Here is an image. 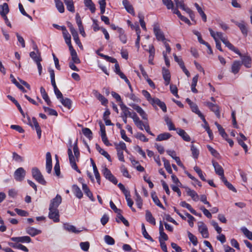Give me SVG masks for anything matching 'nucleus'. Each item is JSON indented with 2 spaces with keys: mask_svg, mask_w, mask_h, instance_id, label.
Returning <instances> with one entry per match:
<instances>
[{
  "mask_svg": "<svg viewBox=\"0 0 252 252\" xmlns=\"http://www.w3.org/2000/svg\"><path fill=\"white\" fill-rule=\"evenodd\" d=\"M73 150L74 155L72 154L71 148H69L67 150L69 162L72 168L77 172L80 173V171L78 168L76 164V162L78 161L80 156V153L76 143H74Z\"/></svg>",
  "mask_w": 252,
  "mask_h": 252,
  "instance_id": "obj_1",
  "label": "nucleus"
},
{
  "mask_svg": "<svg viewBox=\"0 0 252 252\" xmlns=\"http://www.w3.org/2000/svg\"><path fill=\"white\" fill-rule=\"evenodd\" d=\"M58 206H50L49 208L48 218L52 220L54 222L57 223L60 221V213L57 208Z\"/></svg>",
  "mask_w": 252,
  "mask_h": 252,
  "instance_id": "obj_2",
  "label": "nucleus"
},
{
  "mask_svg": "<svg viewBox=\"0 0 252 252\" xmlns=\"http://www.w3.org/2000/svg\"><path fill=\"white\" fill-rule=\"evenodd\" d=\"M31 172L32 178L36 182L42 185H45L46 184V182L43 176L37 167H34L32 168Z\"/></svg>",
  "mask_w": 252,
  "mask_h": 252,
  "instance_id": "obj_3",
  "label": "nucleus"
},
{
  "mask_svg": "<svg viewBox=\"0 0 252 252\" xmlns=\"http://www.w3.org/2000/svg\"><path fill=\"white\" fill-rule=\"evenodd\" d=\"M99 124L100 126V134L102 142L107 146L111 145V143H110L109 142L106 136L105 126L102 124L101 122H99Z\"/></svg>",
  "mask_w": 252,
  "mask_h": 252,
  "instance_id": "obj_4",
  "label": "nucleus"
},
{
  "mask_svg": "<svg viewBox=\"0 0 252 252\" xmlns=\"http://www.w3.org/2000/svg\"><path fill=\"white\" fill-rule=\"evenodd\" d=\"M26 173V171L23 167H19L14 172V179L17 181L21 182L24 179Z\"/></svg>",
  "mask_w": 252,
  "mask_h": 252,
  "instance_id": "obj_5",
  "label": "nucleus"
},
{
  "mask_svg": "<svg viewBox=\"0 0 252 252\" xmlns=\"http://www.w3.org/2000/svg\"><path fill=\"white\" fill-rule=\"evenodd\" d=\"M241 58L242 64H243L246 68H251L252 66V58L250 56L243 55L239 51L237 53Z\"/></svg>",
  "mask_w": 252,
  "mask_h": 252,
  "instance_id": "obj_6",
  "label": "nucleus"
},
{
  "mask_svg": "<svg viewBox=\"0 0 252 252\" xmlns=\"http://www.w3.org/2000/svg\"><path fill=\"white\" fill-rule=\"evenodd\" d=\"M154 32L158 40H161L164 41L165 40L164 35L163 32L160 30L158 24H155L154 25Z\"/></svg>",
  "mask_w": 252,
  "mask_h": 252,
  "instance_id": "obj_7",
  "label": "nucleus"
},
{
  "mask_svg": "<svg viewBox=\"0 0 252 252\" xmlns=\"http://www.w3.org/2000/svg\"><path fill=\"white\" fill-rule=\"evenodd\" d=\"M231 21L239 28L242 33L245 36L247 35L248 28L247 27L246 24L245 23L244 21H241L240 22H238V21H235L234 20H231Z\"/></svg>",
  "mask_w": 252,
  "mask_h": 252,
  "instance_id": "obj_8",
  "label": "nucleus"
},
{
  "mask_svg": "<svg viewBox=\"0 0 252 252\" xmlns=\"http://www.w3.org/2000/svg\"><path fill=\"white\" fill-rule=\"evenodd\" d=\"M204 104L208 106L212 111L214 112L218 118H220V108L218 105L210 102H205Z\"/></svg>",
  "mask_w": 252,
  "mask_h": 252,
  "instance_id": "obj_9",
  "label": "nucleus"
},
{
  "mask_svg": "<svg viewBox=\"0 0 252 252\" xmlns=\"http://www.w3.org/2000/svg\"><path fill=\"white\" fill-rule=\"evenodd\" d=\"M75 20L76 24L78 27V29L80 33L83 36V37L86 36V33L84 29V27L82 24V20L81 19V17L78 13H77L76 14L75 16Z\"/></svg>",
  "mask_w": 252,
  "mask_h": 252,
  "instance_id": "obj_10",
  "label": "nucleus"
},
{
  "mask_svg": "<svg viewBox=\"0 0 252 252\" xmlns=\"http://www.w3.org/2000/svg\"><path fill=\"white\" fill-rule=\"evenodd\" d=\"M103 173L105 178L109 180L110 182L115 185L117 184L118 181L117 179L112 174L111 171L108 169L105 168L103 170Z\"/></svg>",
  "mask_w": 252,
  "mask_h": 252,
  "instance_id": "obj_11",
  "label": "nucleus"
},
{
  "mask_svg": "<svg viewBox=\"0 0 252 252\" xmlns=\"http://www.w3.org/2000/svg\"><path fill=\"white\" fill-rule=\"evenodd\" d=\"M212 164L215 169L216 173L220 176L221 179L222 177H224V170L222 167L219 164L218 162L215 160H212Z\"/></svg>",
  "mask_w": 252,
  "mask_h": 252,
  "instance_id": "obj_12",
  "label": "nucleus"
},
{
  "mask_svg": "<svg viewBox=\"0 0 252 252\" xmlns=\"http://www.w3.org/2000/svg\"><path fill=\"white\" fill-rule=\"evenodd\" d=\"M11 241L17 243H29L31 242V238L28 236L21 237H13L10 238Z\"/></svg>",
  "mask_w": 252,
  "mask_h": 252,
  "instance_id": "obj_13",
  "label": "nucleus"
},
{
  "mask_svg": "<svg viewBox=\"0 0 252 252\" xmlns=\"http://www.w3.org/2000/svg\"><path fill=\"white\" fill-rule=\"evenodd\" d=\"M31 126L32 127H34L36 130L38 138L40 139L41 136V129L36 119L35 118H32V120L31 122Z\"/></svg>",
  "mask_w": 252,
  "mask_h": 252,
  "instance_id": "obj_14",
  "label": "nucleus"
},
{
  "mask_svg": "<svg viewBox=\"0 0 252 252\" xmlns=\"http://www.w3.org/2000/svg\"><path fill=\"white\" fill-rule=\"evenodd\" d=\"M52 169V157L50 152L46 155V169L48 173H50Z\"/></svg>",
  "mask_w": 252,
  "mask_h": 252,
  "instance_id": "obj_15",
  "label": "nucleus"
},
{
  "mask_svg": "<svg viewBox=\"0 0 252 252\" xmlns=\"http://www.w3.org/2000/svg\"><path fill=\"white\" fill-rule=\"evenodd\" d=\"M151 104L154 107H156V105L158 106L164 112H166L167 111L166 106L165 103L161 101L158 98H154Z\"/></svg>",
  "mask_w": 252,
  "mask_h": 252,
  "instance_id": "obj_16",
  "label": "nucleus"
},
{
  "mask_svg": "<svg viewBox=\"0 0 252 252\" xmlns=\"http://www.w3.org/2000/svg\"><path fill=\"white\" fill-rule=\"evenodd\" d=\"M198 229L203 238H207L209 237L207 228L204 223H200L198 225Z\"/></svg>",
  "mask_w": 252,
  "mask_h": 252,
  "instance_id": "obj_17",
  "label": "nucleus"
},
{
  "mask_svg": "<svg viewBox=\"0 0 252 252\" xmlns=\"http://www.w3.org/2000/svg\"><path fill=\"white\" fill-rule=\"evenodd\" d=\"M176 7L180 8L186 11L189 14H192V11L189 8H186L185 6L183 0H174Z\"/></svg>",
  "mask_w": 252,
  "mask_h": 252,
  "instance_id": "obj_18",
  "label": "nucleus"
},
{
  "mask_svg": "<svg viewBox=\"0 0 252 252\" xmlns=\"http://www.w3.org/2000/svg\"><path fill=\"white\" fill-rule=\"evenodd\" d=\"M26 232L32 237H34L41 234L42 231L41 230L35 228L33 227L29 226L26 228Z\"/></svg>",
  "mask_w": 252,
  "mask_h": 252,
  "instance_id": "obj_19",
  "label": "nucleus"
},
{
  "mask_svg": "<svg viewBox=\"0 0 252 252\" xmlns=\"http://www.w3.org/2000/svg\"><path fill=\"white\" fill-rule=\"evenodd\" d=\"M120 107L122 111L121 115L126 117H131L133 115V113L129 111V108L125 105L122 102L120 104Z\"/></svg>",
  "mask_w": 252,
  "mask_h": 252,
  "instance_id": "obj_20",
  "label": "nucleus"
},
{
  "mask_svg": "<svg viewBox=\"0 0 252 252\" xmlns=\"http://www.w3.org/2000/svg\"><path fill=\"white\" fill-rule=\"evenodd\" d=\"M190 107L192 111L197 114L198 116L202 120L204 123H206L205 117L199 110L197 105L194 103L193 105H191Z\"/></svg>",
  "mask_w": 252,
  "mask_h": 252,
  "instance_id": "obj_21",
  "label": "nucleus"
},
{
  "mask_svg": "<svg viewBox=\"0 0 252 252\" xmlns=\"http://www.w3.org/2000/svg\"><path fill=\"white\" fill-rule=\"evenodd\" d=\"M242 63L241 62L238 61H234L231 66V72L236 74L238 73L240 69Z\"/></svg>",
  "mask_w": 252,
  "mask_h": 252,
  "instance_id": "obj_22",
  "label": "nucleus"
},
{
  "mask_svg": "<svg viewBox=\"0 0 252 252\" xmlns=\"http://www.w3.org/2000/svg\"><path fill=\"white\" fill-rule=\"evenodd\" d=\"M31 58L36 63L41 61V58L40 52L38 50H36V52H31L30 54Z\"/></svg>",
  "mask_w": 252,
  "mask_h": 252,
  "instance_id": "obj_23",
  "label": "nucleus"
},
{
  "mask_svg": "<svg viewBox=\"0 0 252 252\" xmlns=\"http://www.w3.org/2000/svg\"><path fill=\"white\" fill-rule=\"evenodd\" d=\"M72 191L74 194L77 197V198L80 199L83 197V193L80 189L79 188L78 186L76 185H73L72 187Z\"/></svg>",
  "mask_w": 252,
  "mask_h": 252,
  "instance_id": "obj_24",
  "label": "nucleus"
},
{
  "mask_svg": "<svg viewBox=\"0 0 252 252\" xmlns=\"http://www.w3.org/2000/svg\"><path fill=\"white\" fill-rule=\"evenodd\" d=\"M177 132L185 141L189 142L190 140L189 136L184 130L178 128L177 129Z\"/></svg>",
  "mask_w": 252,
  "mask_h": 252,
  "instance_id": "obj_25",
  "label": "nucleus"
},
{
  "mask_svg": "<svg viewBox=\"0 0 252 252\" xmlns=\"http://www.w3.org/2000/svg\"><path fill=\"white\" fill-rule=\"evenodd\" d=\"M186 190L187 194L189 196H190L193 200L197 201L199 200V196L194 190H192L189 188H187Z\"/></svg>",
  "mask_w": 252,
  "mask_h": 252,
  "instance_id": "obj_26",
  "label": "nucleus"
},
{
  "mask_svg": "<svg viewBox=\"0 0 252 252\" xmlns=\"http://www.w3.org/2000/svg\"><path fill=\"white\" fill-rule=\"evenodd\" d=\"M8 245L10 247H12L13 248L16 249H19V250H22L25 252H29L28 249L26 247H25V246H24L21 244H19V243H9Z\"/></svg>",
  "mask_w": 252,
  "mask_h": 252,
  "instance_id": "obj_27",
  "label": "nucleus"
},
{
  "mask_svg": "<svg viewBox=\"0 0 252 252\" xmlns=\"http://www.w3.org/2000/svg\"><path fill=\"white\" fill-rule=\"evenodd\" d=\"M69 51L71 58V62L75 63L76 64H78L80 63V60L78 58L76 51L74 49Z\"/></svg>",
  "mask_w": 252,
  "mask_h": 252,
  "instance_id": "obj_28",
  "label": "nucleus"
},
{
  "mask_svg": "<svg viewBox=\"0 0 252 252\" xmlns=\"http://www.w3.org/2000/svg\"><path fill=\"white\" fill-rule=\"evenodd\" d=\"M63 228L65 230H67L68 231L72 232L75 233H78L81 231L77 230L74 226L70 225L68 223L63 224Z\"/></svg>",
  "mask_w": 252,
  "mask_h": 252,
  "instance_id": "obj_29",
  "label": "nucleus"
},
{
  "mask_svg": "<svg viewBox=\"0 0 252 252\" xmlns=\"http://www.w3.org/2000/svg\"><path fill=\"white\" fill-rule=\"evenodd\" d=\"M123 4L128 13L132 15H134V11L133 8L127 0H124L123 1Z\"/></svg>",
  "mask_w": 252,
  "mask_h": 252,
  "instance_id": "obj_30",
  "label": "nucleus"
},
{
  "mask_svg": "<svg viewBox=\"0 0 252 252\" xmlns=\"http://www.w3.org/2000/svg\"><path fill=\"white\" fill-rule=\"evenodd\" d=\"M163 78L165 82V85L167 86L170 81V74L168 70L165 69L164 68L162 69Z\"/></svg>",
  "mask_w": 252,
  "mask_h": 252,
  "instance_id": "obj_31",
  "label": "nucleus"
},
{
  "mask_svg": "<svg viewBox=\"0 0 252 252\" xmlns=\"http://www.w3.org/2000/svg\"><path fill=\"white\" fill-rule=\"evenodd\" d=\"M9 7L7 3H4L0 5V14L2 16L6 15L9 12Z\"/></svg>",
  "mask_w": 252,
  "mask_h": 252,
  "instance_id": "obj_32",
  "label": "nucleus"
},
{
  "mask_svg": "<svg viewBox=\"0 0 252 252\" xmlns=\"http://www.w3.org/2000/svg\"><path fill=\"white\" fill-rule=\"evenodd\" d=\"M95 148L101 155L105 157L109 161H111L110 156L106 151H105L104 149H101L100 147L97 144H95Z\"/></svg>",
  "mask_w": 252,
  "mask_h": 252,
  "instance_id": "obj_33",
  "label": "nucleus"
},
{
  "mask_svg": "<svg viewBox=\"0 0 252 252\" xmlns=\"http://www.w3.org/2000/svg\"><path fill=\"white\" fill-rule=\"evenodd\" d=\"M145 218L148 222L153 225H156V222L155 219L153 217L151 213L148 210L146 211Z\"/></svg>",
  "mask_w": 252,
  "mask_h": 252,
  "instance_id": "obj_34",
  "label": "nucleus"
},
{
  "mask_svg": "<svg viewBox=\"0 0 252 252\" xmlns=\"http://www.w3.org/2000/svg\"><path fill=\"white\" fill-rule=\"evenodd\" d=\"M171 137V135L168 132H165L163 133H161L158 135L156 138V141H161L163 140H166L168 139Z\"/></svg>",
  "mask_w": 252,
  "mask_h": 252,
  "instance_id": "obj_35",
  "label": "nucleus"
},
{
  "mask_svg": "<svg viewBox=\"0 0 252 252\" xmlns=\"http://www.w3.org/2000/svg\"><path fill=\"white\" fill-rule=\"evenodd\" d=\"M222 42L230 50L233 51L235 53H238L239 51L237 48H236L229 41L227 40V38L223 39Z\"/></svg>",
  "mask_w": 252,
  "mask_h": 252,
  "instance_id": "obj_36",
  "label": "nucleus"
},
{
  "mask_svg": "<svg viewBox=\"0 0 252 252\" xmlns=\"http://www.w3.org/2000/svg\"><path fill=\"white\" fill-rule=\"evenodd\" d=\"M194 6L196 8V9L201 16L202 20L205 22L207 21V16L205 13L202 10L201 7L199 5V4L197 3H194Z\"/></svg>",
  "mask_w": 252,
  "mask_h": 252,
  "instance_id": "obj_37",
  "label": "nucleus"
},
{
  "mask_svg": "<svg viewBox=\"0 0 252 252\" xmlns=\"http://www.w3.org/2000/svg\"><path fill=\"white\" fill-rule=\"evenodd\" d=\"M84 2L88 9H90L92 13L94 12V6L92 0H84Z\"/></svg>",
  "mask_w": 252,
  "mask_h": 252,
  "instance_id": "obj_38",
  "label": "nucleus"
},
{
  "mask_svg": "<svg viewBox=\"0 0 252 252\" xmlns=\"http://www.w3.org/2000/svg\"><path fill=\"white\" fill-rule=\"evenodd\" d=\"M114 145L117 151H125L126 152L127 151L126 145L123 142H120L119 143H114Z\"/></svg>",
  "mask_w": 252,
  "mask_h": 252,
  "instance_id": "obj_39",
  "label": "nucleus"
},
{
  "mask_svg": "<svg viewBox=\"0 0 252 252\" xmlns=\"http://www.w3.org/2000/svg\"><path fill=\"white\" fill-rule=\"evenodd\" d=\"M116 221L118 223L122 221L126 226H129L128 221L122 215L121 213L117 215Z\"/></svg>",
  "mask_w": 252,
  "mask_h": 252,
  "instance_id": "obj_40",
  "label": "nucleus"
},
{
  "mask_svg": "<svg viewBox=\"0 0 252 252\" xmlns=\"http://www.w3.org/2000/svg\"><path fill=\"white\" fill-rule=\"evenodd\" d=\"M198 77L199 75L197 74L192 78L191 88L192 92L194 93H197L198 92L197 90L195 88V87L197 85Z\"/></svg>",
  "mask_w": 252,
  "mask_h": 252,
  "instance_id": "obj_41",
  "label": "nucleus"
},
{
  "mask_svg": "<svg viewBox=\"0 0 252 252\" xmlns=\"http://www.w3.org/2000/svg\"><path fill=\"white\" fill-rule=\"evenodd\" d=\"M82 189L84 193L89 197L91 200L93 199V194L90 191L88 187L85 184H82Z\"/></svg>",
  "mask_w": 252,
  "mask_h": 252,
  "instance_id": "obj_42",
  "label": "nucleus"
},
{
  "mask_svg": "<svg viewBox=\"0 0 252 252\" xmlns=\"http://www.w3.org/2000/svg\"><path fill=\"white\" fill-rule=\"evenodd\" d=\"M56 4V7L60 13H63L64 11V8L63 2L61 0H54Z\"/></svg>",
  "mask_w": 252,
  "mask_h": 252,
  "instance_id": "obj_43",
  "label": "nucleus"
},
{
  "mask_svg": "<svg viewBox=\"0 0 252 252\" xmlns=\"http://www.w3.org/2000/svg\"><path fill=\"white\" fill-rule=\"evenodd\" d=\"M67 9L70 12H74V7L72 0H64Z\"/></svg>",
  "mask_w": 252,
  "mask_h": 252,
  "instance_id": "obj_44",
  "label": "nucleus"
},
{
  "mask_svg": "<svg viewBox=\"0 0 252 252\" xmlns=\"http://www.w3.org/2000/svg\"><path fill=\"white\" fill-rule=\"evenodd\" d=\"M95 97L97 98V99L100 101L102 105L104 106H106L108 104V101L107 99H106L103 95L101 94H95Z\"/></svg>",
  "mask_w": 252,
  "mask_h": 252,
  "instance_id": "obj_45",
  "label": "nucleus"
},
{
  "mask_svg": "<svg viewBox=\"0 0 252 252\" xmlns=\"http://www.w3.org/2000/svg\"><path fill=\"white\" fill-rule=\"evenodd\" d=\"M62 104L65 107L68 109H70L71 107V101L70 99L65 98H64L63 97L60 100Z\"/></svg>",
  "mask_w": 252,
  "mask_h": 252,
  "instance_id": "obj_46",
  "label": "nucleus"
},
{
  "mask_svg": "<svg viewBox=\"0 0 252 252\" xmlns=\"http://www.w3.org/2000/svg\"><path fill=\"white\" fill-rule=\"evenodd\" d=\"M118 32L119 33V37L121 41L123 43L126 42V37L124 34V32L122 28H118Z\"/></svg>",
  "mask_w": 252,
  "mask_h": 252,
  "instance_id": "obj_47",
  "label": "nucleus"
},
{
  "mask_svg": "<svg viewBox=\"0 0 252 252\" xmlns=\"http://www.w3.org/2000/svg\"><path fill=\"white\" fill-rule=\"evenodd\" d=\"M98 3L99 5V8L100 10V14H103L105 11L106 7V0H98Z\"/></svg>",
  "mask_w": 252,
  "mask_h": 252,
  "instance_id": "obj_48",
  "label": "nucleus"
},
{
  "mask_svg": "<svg viewBox=\"0 0 252 252\" xmlns=\"http://www.w3.org/2000/svg\"><path fill=\"white\" fill-rule=\"evenodd\" d=\"M164 120L166 123V125H167L168 127V129L169 130H175L177 129L175 128L174 124L172 123L171 120L167 117H165Z\"/></svg>",
  "mask_w": 252,
  "mask_h": 252,
  "instance_id": "obj_49",
  "label": "nucleus"
},
{
  "mask_svg": "<svg viewBox=\"0 0 252 252\" xmlns=\"http://www.w3.org/2000/svg\"><path fill=\"white\" fill-rule=\"evenodd\" d=\"M221 180L222 181V182L224 183V184H225V185L231 190L234 191V192H236V190L235 189V188L233 187V186L230 184V183H229L227 180H226V179L225 178V177H222V179H221Z\"/></svg>",
  "mask_w": 252,
  "mask_h": 252,
  "instance_id": "obj_50",
  "label": "nucleus"
},
{
  "mask_svg": "<svg viewBox=\"0 0 252 252\" xmlns=\"http://www.w3.org/2000/svg\"><path fill=\"white\" fill-rule=\"evenodd\" d=\"M10 78L11 80V82L14 84L19 89L24 92H26L24 88L16 81V79L12 74H10Z\"/></svg>",
  "mask_w": 252,
  "mask_h": 252,
  "instance_id": "obj_51",
  "label": "nucleus"
},
{
  "mask_svg": "<svg viewBox=\"0 0 252 252\" xmlns=\"http://www.w3.org/2000/svg\"><path fill=\"white\" fill-rule=\"evenodd\" d=\"M241 230L246 237H247L249 239L252 240V232L251 231H249L245 227H242Z\"/></svg>",
  "mask_w": 252,
  "mask_h": 252,
  "instance_id": "obj_52",
  "label": "nucleus"
},
{
  "mask_svg": "<svg viewBox=\"0 0 252 252\" xmlns=\"http://www.w3.org/2000/svg\"><path fill=\"white\" fill-rule=\"evenodd\" d=\"M62 198L61 195L57 194L51 202L50 205H60L62 203Z\"/></svg>",
  "mask_w": 252,
  "mask_h": 252,
  "instance_id": "obj_53",
  "label": "nucleus"
},
{
  "mask_svg": "<svg viewBox=\"0 0 252 252\" xmlns=\"http://www.w3.org/2000/svg\"><path fill=\"white\" fill-rule=\"evenodd\" d=\"M190 150L191 151L192 157L194 158L197 159L198 158L199 154V150L193 145H191Z\"/></svg>",
  "mask_w": 252,
  "mask_h": 252,
  "instance_id": "obj_54",
  "label": "nucleus"
},
{
  "mask_svg": "<svg viewBox=\"0 0 252 252\" xmlns=\"http://www.w3.org/2000/svg\"><path fill=\"white\" fill-rule=\"evenodd\" d=\"M43 109L44 111L47 113H48L49 115L51 116H57L58 115V113L56 110L54 109L50 108L49 107L43 106Z\"/></svg>",
  "mask_w": 252,
  "mask_h": 252,
  "instance_id": "obj_55",
  "label": "nucleus"
},
{
  "mask_svg": "<svg viewBox=\"0 0 252 252\" xmlns=\"http://www.w3.org/2000/svg\"><path fill=\"white\" fill-rule=\"evenodd\" d=\"M72 35L76 44L79 47L80 49H83V45H82L81 42L79 40L78 32L73 34Z\"/></svg>",
  "mask_w": 252,
  "mask_h": 252,
  "instance_id": "obj_56",
  "label": "nucleus"
},
{
  "mask_svg": "<svg viewBox=\"0 0 252 252\" xmlns=\"http://www.w3.org/2000/svg\"><path fill=\"white\" fill-rule=\"evenodd\" d=\"M7 97L14 103V105H16L19 110L22 114L23 112L22 109L18 101L14 97L10 95H8Z\"/></svg>",
  "mask_w": 252,
  "mask_h": 252,
  "instance_id": "obj_57",
  "label": "nucleus"
},
{
  "mask_svg": "<svg viewBox=\"0 0 252 252\" xmlns=\"http://www.w3.org/2000/svg\"><path fill=\"white\" fill-rule=\"evenodd\" d=\"M188 237L189 239V240L192 243L193 245L194 246H196L197 244V238L193 235L192 233H191L190 232H188Z\"/></svg>",
  "mask_w": 252,
  "mask_h": 252,
  "instance_id": "obj_58",
  "label": "nucleus"
},
{
  "mask_svg": "<svg viewBox=\"0 0 252 252\" xmlns=\"http://www.w3.org/2000/svg\"><path fill=\"white\" fill-rule=\"evenodd\" d=\"M162 1L168 9H173L174 4L171 0H162Z\"/></svg>",
  "mask_w": 252,
  "mask_h": 252,
  "instance_id": "obj_59",
  "label": "nucleus"
},
{
  "mask_svg": "<svg viewBox=\"0 0 252 252\" xmlns=\"http://www.w3.org/2000/svg\"><path fill=\"white\" fill-rule=\"evenodd\" d=\"M61 30L63 31V35L64 40L66 39L71 38V36L67 31L66 28L64 26L61 27Z\"/></svg>",
  "mask_w": 252,
  "mask_h": 252,
  "instance_id": "obj_60",
  "label": "nucleus"
},
{
  "mask_svg": "<svg viewBox=\"0 0 252 252\" xmlns=\"http://www.w3.org/2000/svg\"><path fill=\"white\" fill-rule=\"evenodd\" d=\"M142 234L144 236V237L148 240L153 241L152 238L148 234V232H147L145 225L143 223L142 224Z\"/></svg>",
  "mask_w": 252,
  "mask_h": 252,
  "instance_id": "obj_61",
  "label": "nucleus"
},
{
  "mask_svg": "<svg viewBox=\"0 0 252 252\" xmlns=\"http://www.w3.org/2000/svg\"><path fill=\"white\" fill-rule=\"evenodd\" d=\"M104 240L108 245H113L115 244L114 239L109 235H105L104 237Z\"/></svg>",
  "mask_w": 252,
  "mask_h": 252,
  "instance_id": "obj_62",
  "label": "nucleus"
},
{
  "mask_svg": "<svg viewBox=\"0 0 252 252\" xmlns=\"http://www.w3.org/2000/svg\"><path fill=\"white\" fill-rule=\"evenodd\" d=\"M80 246L81 249L87 252L88 251L90 247V244L88 242H81L80 243Z\"/></svg>",
  "mask_w": 252,
  "mask_h": 252,
  "instance_id": "obj_63",
  "label": "nucleus"
},
{
  "mask_svg": "<svg viewBox=\"0 0 252 252\" xmlns=\"http://www.w3.org/2000/svg\"><path fill=\"white\" fill-rule=\"evenodd\" d=\"M83 134L87 138H90L92 137V132L89 128H84L82 129Z\"/></svg>",
  "mask_w": 252,
  "mask_h": 252,
  "instance_id": "obj_64",
  "label": "nucleus"
}]
</instances>
